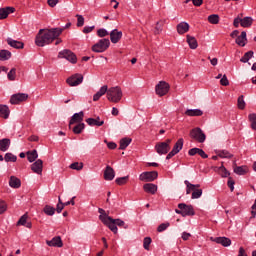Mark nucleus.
Instances as JSON below:
<instances>
[{"label": "nucleus", "instance_id": "79ce46f5", "mask_svg": "<svg viewBox=\"0 0 256 256\" xmlns=\"http://www.w3.org/2000/svg\"><path fill=\"white\" fill-rule=\"evenodd\" d=\"M218 157H220L221 159H231L233 158V154H230L227 150H219Z\"/></svg>", "mask_w": 256, "mask_h": 256}, {"label": "nucleus", "instance_id": "5fc2aeb1", "mask_svg": "<svg viewBox=\"0 0 256 256\" xmlns=\"http://www.w3.org/2000/svg\"><path fill=\"white\" fill-rule=\"evenodd\" d=\"M9 17V11H7V8H0V19H7Z\"/></svg>", "mask_w": 256, "mask_h": 256}, {"label": "nucleus", "instance_id": "09e8293b", "mask_svg": "<svg viewBox=\"0 0 256 256\" xmlns=\"http://www.w3.org/2000/svg\"><path fill=\"white\" fill-rule=\"evenodd\" d=\"M69 168L74 171H81V169H83V162H74L69 166Z\"/></svg>", "mask_w": 256, "mask_h": 256}, {"label": "nucleus", "instance_id": "20e7f679", "mask_svg": "<svg viewBox=\"0 0 256 256\" xmlns=\"http://www.w3.org/2000/svg\"><path fill=\"white\" fill-rule=\"evenodd\" d=\"M58 59H66L69 63L75 65L77 63V55L69 49H64L58 53Z\"/></svg>", "mask_w": 256, "mask_h": 256}, {"label": "nucleus", "instance_id": "680f3d73", "mask_svg": "<svg viewBox=\"0 0 256 256\" xmlns=\"http://www.w3.org/2000/svg\"><path fill=\"white\" fill-rule=\"evenodd\" d=\"M63 209H65V206H63V201L61 200V197H59L56 211H57V213H61V211H63Z\"/></svg>", "mask_w": 256, "mask_h": 256}, {"label": "nucleus", "instance_id": "052dcab7", "mask_svg": "<svg viewBox=\"0 0 256 256\" xmlns=\"http://www.w3.org/2000/svg\"><path fill=\"white\" fill-rule=\"evenodd\" d=\"M97 35L98 37H107V35H109V32L104 28H100L97 30Z\"/></svg>", "mask_w": 256, "mask_h": 256}, {"label": "nucleus", "instance_id": "e2e57ef3", "mask_svg": "<svg viewBox=\"0 0 256 256\" xmlns=\"http://www.w3.org/2000/svg\"><path fill=\"white\" fill-rule=\"evenodd\" d=\"M7 211V203L5 201L0 200V215H3Z\"/></svg>", "mask_w": 256, "mask_h": 256}, {"label": "nucleus", "instance_id": "9d476101", "mask_svg": "<svg viewBox=\"0 0 256 256\" xmlns=\"http://www.w3.org/2000/svg\"><path fill=\"white\" fill-rule=\"evenodd\" d=\"M178 209L182 210L183 217H193V215H195V209L193 208V205L180 203L178 204Z\"/></svg>", "mask_w": 256, "mask_h": 256}, {"label": "nucleus", "instance_id": "4c0bfd02", "mask_svg": "<svg viewBox=\"0 0 256 256\" xmlns=\"http://www.w3.org/2000/svg\"><path fill=\"white\" fill-rule=\"evenodd\" d=\"M253 55H254L253 50H250V51L246 52V53L242 56V58L240 59V62H241V63H249V60H250V59H253Z\"/></svg>", "mask_w": 256, "mask_h": 256}, {"label": "nucleus", "instance_id": "412c9836", "mask_svg": "<svg viewBox=\"0 0 256 256\" xmlns=\"http://www.w3.org/2000/svg\"><path fill=\"white\" fill-rule=\"evenodd\" d=\"M189 23L187 22H180L177 26H176V29H177V33L179 35H185V33H188L189 31Z\"/></svg>", "mask_w": 256, "mask_h": 256}, {"label": "nucleus", "instance_id": "c03bdc74", "mask_svg": "<svg viewBox=\"0 0 256 256\" xmlns=\"http://www.w3.org/2000/svg\"><path fill=\"white\" fill-rule=\"evenodd\" d=\"M248 120L251 123V129H253V131H256V114L255 113L249 114Z\"/></svg>", "mask_w": 256, "mask_h": 256}, {"label": "nucleus", "instance_id": "58836bf2", "mask_svg": "<svg viewBox=\"0 0 256 256\" xmlns=\"http://www.w3.org/2000/svg\"><path fill=\"white\" fill-rule=\"evenodd\" d=\"M218 173L222 178H227L229 175H231V172H229L223 164L218 168Z\"/></svg>", "mask_w": 256, "mask_h": 256}, {"label": "nucleus", "instance_id": "0e129e2a", "mask_svg": "<svg viewBox=\"0 0 256 256\" xmlns=\"http://www.w3.org/2000/svg\"><path fill=\"white\" fill-rule=\"evenodd\" d=\"M108 91L109 87L107 85H104L99 89L98 94L103 97V95H105V93L107 94Z\"/></svg>", "mask_w": 256, "mask_h": 256}, {"label": "nucleus", "instance_id": "4468645a", "mask_svg": "<svg viewBox=\"0 0 256 256\" xmlns=\"http://www.w3.org/2000/svg\"><path fill=\"white\" fill-rule=\"evenodd\" d=\"M84 117H85V113L83 111H80L79 113H75L69 121V129H71V125H75V123H81Z\"/></svg>", "mask_w": 256, "mask_h": 256}, {"label": "nucleus", "instance_id": "a211bd4d", "mask_svg": "<svg viewBox=\"0 0 256 256\" xmlns=\"http://www.w3.org/2000/svg\"><path fill=\"white\" fill-rule=\"evenodd\" d=\"M233 171L236 175H247V173H249V167L237 166V162H234Z\"/></svg>", "mask_w": 256, "mask_h": 256}, {"label": "nucleus", "instance_id": "0eeeda50", "mask_svg": "<svg viewBox=\"0 0 256 256\" xmlns=\"http://www.w3.org/2000/svg\"><path fill=\"white\" fill-rule=\"evenodd\" d=\"M159 177V173L157 171H149V172H143L140 174L139 179L140 181H143L144 183H151L155 181Z\"/></svg>", "mask_w": 256, "mask_h": 256}, {"label": "nucleus", "instance_id": "f8f14e48", "mask_svg": "<svg viewBox=\"0 0 256 256\" xmlns=\"http://www.w3.org/2000/svg\"><path fill=\"white\" fill-rule=\"evenodd\" d=\"M31 171L36 175H43V160L38 159L31 165Z\"/></svg>", "mask_w": 256, "mask_h": 256}, {"label": "nucleus", "instance_id": "a19ab883", "mask_svg": "<svg viewBox=\"0 0 256 256\" xmlns=\"http://www.w3.org/2000/svg\"><path fill=\"white\" fill-rule=\"evenodd\" d=\"M246 103H245V96L240 95L237 99V107L238 109H240L241 111H243V109H245L246 107Z\"/></svg>", "mask_w": 256, "mask_h": 256}, {"label": "nucleus", "instance_id": "e433bc0d", "mask_svg": "<svg viewBox=\"0 0 256 256\" xmlns=\"http://www.w3.org/2000/svg\"><path fill=\"white\" fill-rule=\"evenodd\" d=\"M10 57H12L11 51L0 50V61H9Z\"/></svg>", "mask_w": 256, "mask_h": 256}, {"label": "nucleus", "instance_id": "603ef678", "mask_svg": "<svg viewBox=\"0 0 256 256\" xmlns=\"http://www.w3.org/2000/svg\"><path fill=\"white\" fill-rule=\"evenodd\" d=\"M201 195H203V190L202 189H196V190H192V199H199L201 197Z\"/></svg>", "mask_w": 256, "mask_h": 256}, {"label": "nucleus", "instance_id": "f3484780", "mask_svg": "<svg viewBox=\"0 0 256 256\" xmlns=\"http://www.w3.org/2000/svg\"><path fill=\"white\" fill-rule=\"evenodd\" d=\"M105 181H113L115 179V170L111 166H106L104 170Z\"/></svg>", "mask_w": 256, "mask_h": 256}, {"label": "nucleus", "instance_id": "4d7b16f0", "mask_svg": "<svg viewBox=\"0 0 256 256\" xmlns=\"http://www.w3.org/2000/svg\"><path fill=\"white\" fill-rule=\"evenodd\" d=\"M227 185L231 192L235 191V180H233V177H228Z\"/></svg>", "mask_w": 256, "mask_h": 256}, {"label": "nucleus", "instance_id": "39448f33", "mask_svg": "<svg viewBox=\"0 0 256 256\" xmlns=\"http://www.w3.org/2000/svg\"><path fill=\"white\" fill-rule=\"evenodd\" d=\"M190 137L191 139H194V141H197L198 143H205V140L207 139V136L199 127L194 128L190 131Z\"/></svg>", "mask_w": 256, "mask_h": 256}, {"label": "nucleus", "instance_id": "13d9d810", "mask_svg": "<svg viewBox=\"0 0 256 256\" xmlns=\"http://www.w3.org/2000/svg\"><path fill=\"white\" fill-rule=\"evenodd\" d=\"M77 27H83L85 25V18L82 15L77 14Z\"/></svg>", "mask_w": 256, "mask_h": 256}, {"label": "nucleus", "instance_id": "3c124183", "mask_svg": "<svg viewBox=\"0 0 256 256\" xmlns=\"http://www.w3.org/2000/svg\"><path fill=\"white\" fill-rule=\"evenodd\" d=\"M113 223H116V227H123L124 229H129V225L125 224V221L121 219L112 220Z\"/></svg>", "mask_w": 256, "mask_h": 256}, {"label": "nucleus", "instance_id": "473e14b6", "mask_svg": "<svg viewBox=\"0 0 256 256\" xmlns=\"http://www.w3.org/2000/svg\"><path fill=\"white\" fill-rule=\"evenodd\" d=\"M183 143H184L183 138H179L177 142L174 144L172 148V152H174L177 155V153H179L181 149H183Z\"/></svg>", "mask_w": 256, "mask_h": 256}, {"label": "nucleus", "instance_id": "774afa93", "mask_svg": "<svg viewBox=\"0 0 256 256\" xmlns=\"http://www.w3.org/2000/svg\"><path fill=\"white\" fill-rule=\"evenodd\" d=\"M93 29H95V26H86L83 29V33H85V34L91 33V31H93Z\"/></svg>", "mask_w": 256, "mask_h": 256}, {"label": "nucleus", "instance_id": "7c9ffc66", "mask_svg": "<svg viewBox=\"0 0 256 256\" xmlns=\"http://www.w3.org/2000/svg\"><path fill=\"white\" fill-rule=\"evenodd\" d=\"M9 185L12 189H19L21 187V179L16 176H10Z\"/></svg>", "mask_w": 256, "mask_h": 256}, {"label": "nucleus", "instance_id": "37998d69", "mask_svg": "<svg viewBox=\"0 0 256 256\" xmlns=\"http://www.w3.org/2000/svg\"><path fill=\"white\" fill-rule=\"evenodd\" d=\"M4 160L6 161V163H15L17 161V156H15L13 153H6L4 156Z\"/></svg>", "mask_w": 256, "mask_h": 256}, {"label": "nucleus", "instance_id": "a18cd8bd", "mask_svg": "<svg viewBox=\"0 0 256 256\" xmlns=\"http://www.w3.org/2000/svg\"><path fill=\"white\" fill-rule=\"evenodd\" d=\"M43 212L45 215H48L49 217H53L55 215V208L49 205H46L43 209Z\"/></svg>", "mask_w": 256, "mask_h": 256}, {"label": "nucleus", "instance_id": "1a4fd4ad", "mask_svg": "<svg viewBox=\"0 0 256 256\" xmlns=\"http://www.w3.org/2000/svg\"><path fill=\"white\" fill-rule=\"evenodd\" d=\"M29 99V94L27 93H16L10 97L11 105H19L20 103H24Z\"/></svg>", "mask_w": 256, "mask_h": 256}, {"label": "nucleus", "instance_id": "7ed1b4c3", "mask_svg": "<svg viewBox=\"0 0 256 256\" xmlns=\"http://www.w3.org/2000/svg\"><path fill=\"white\" fill-rule=\"evenodd\" d=\"M111 41L107 38L100 39L96 44L92 46L94 53H105L109 49Z\"/></svg>", "mask_w": 256, "mask_h": 256}, {"label": "nucleus", "instance_id": "69168bd1", "mask_svg": "<svg viewBox=\"0 0 256 256\" xmlns=\"http://www.w3.org/2000/svg\"><path fill=\"white\" fill-rule=\"evenodd\" d=\"M188 155H190V157H193L195 155H199V148H191L188 151Z\"/></svg>", "mask_w": 256, "mask_h": 256}, {"label": "nucleus", "instance_id": "9b49d317", "mask_svg": "<svg viewBox=\"0 0 256 256\" xmlns=\"http://www.w3.org/2000/svg\"><path fill=\"white\" fill-rule=\"evenodd\" d=\"M155 151L158 155H167V153L171 151V146H168L163 142H159L155 145Z\"/></svg>", "mask_w": 256, "mask_h": 256}, {"label": "nucleus", "instance_id": "5701e85b", "mask_svg": "<svg viewBox=\"0 0 256 256\" xmlns=\"http://www.w3.org/2000/svg\"><path fill=\"white\" fill-rule=\"evenodd\" d=\"M27 219H29V215L24 214L18 220L17 225H22L24 227H27V229H31V227H33V224L31 222H27Z\"/></svg>", "mask_w": 256, "mask_h": 256}, {"label": "nucleus", "instance_id": "c85d7f7f", "mask_svg": "<svg viewBox=\"0 0 256 256\" xmlns=\"http://www.w3.org/2000/svg\"><path fill=\"white\" fill-rule=\"evenodd\" d=\"M10 113L11 110H9V106L0 104V117H2V119H9Z\"/></svg>", "mask_w": 256, "mask_h": 256}, {"label": "nucleus", "instance_id": "b1692460", "mask_svg": "<svg viewBox=\"0 0 256 256\" xmlns=\"http://www.w3.org/2000/svg\"><path fill=\"white\" fill-rule=\"evenodd\" d=\"M214 242L218 245H222V247H230L231 245V240L227 237H216Z\"/></svg>", "mask_w": 256, "mask_h": 256}, {"label": "nucleus", "instance_id": "6ab92c4d", "mask_svg": "<svg viewBox=\"0 0 256 256\" xmlns=\"http://www.w3.org/2000/svg\"><path fill=\"white\" fill-rule=\"evenodd\" d=\"M235 43L239 45V47H245L247 45V32L242 31L241 35L237 36Z\"/></svg>", "mask_w": 256, "mask_h": 256}, {"label": "nucleus", "instance_id": "c756f323", "mask_svg": "<svg viewBox=\"0 0 256 256\" xmlns=\"http://www.w3.org/2000/svg\"><path fill=\"white\" fill-rule=\"evenodd\" d=\"M185 115H187V117H201L203 111L201 109H187Z\"/></svg>", "mask_w": 256, "mask_h": 256}, {"label": "nucleus", "instance_id": "4be33fe9", "mask_svg": "<svg viewBox=\"0 0 256 256\" xmlns=\"http://www.w3.org/2000/svg\"><path fill=\"white\" fill-rule=\"evenodd\" d=\"M10 147H11V139L4 138L0 140V151H2V153H5V151H9Z\"/></svg>", "mask_w": 256, "mask_h": 256}, {"label": "nucleus", "instance_id": "338daca9", "mask_svg": "<svg viewBox=\"0 0 256 256\" xmlns=\"http://www.w3.org/2000/svg\"><path fill=\"white\" fill-rule=\"evenodd\" d=\"M57 3H59V0H47V4L49 5V7H56Z\"/></svg>", "mask_w": 256, "mask_h": 256}, {"label": "nucleus", "instance_id": "aec40b11", "mask_svg": "<svg viewBox=\"0 0 256 256\" xmlns=\"http://www.w3.org/2000/svg\"><path fill=\"white\" fill-rule=\"evenodd\" d=\"M113 221H114V219L110 217V219H108V220H106V222H102V223H103V225H106V227H108V229H110V231H112V233H114V235H117V233H118L117 224Z\"/></svg>", "mask_w": 256, "mask_h": 256}, {"label": "nucleus", "instance_id": "bf43d9fd", "mask_svg": "<svg viewBox=\"0 0 256 256\" xmlns=\"http://www.w3.org/2000/svg\"><path fill=\"white\" fill-rule=\"evenodd\" d=\"M220 85H222V87H229V79H227L226 74H224L220 79Z\"/></svg>", "mask_w": 256, "mask_h": 256}, {"label": "nucleus", "instance_id": "c9c22d12", "mask_svg": "<svg viewBox=\"0 0 256 256\" xmlns=\"http://www.w3.org/2000/svg\"><path fill=\"white\" fill-rule=\"evenodd\" d=\"M251 25H253L252 17L246 16L241 19V27L249 28V27H251Z\"/></svg>", "mask_w": 256, "mask_h": 256}, {"label": "nucleus", "instance_id": "72a5a7b5", "mask_svg": "<svg viewBox=\"0 0 256 256\" xmlns=\"http://www.w3.org/2000/svg\"><path fill=\"white\" fill-rule=\"evenodd\" d=\"M131 138H122L120 140V145H119V149L120 151H125L126 147H129V145H131Z\"/></svg>", "mask_w": 256, "mask_h": 256}, {"label": "nucleus", "instance_id": "cd10ccee", "mask_svg": "<svg viewBox=\"0 0 256 256\" xmlns=\"http://www.w3.org/2000/svg\"><path fill=\"white\" fill-rule=\"evenodd\" d=\"M186 42L188 43L190 49H197V47H199L197 39L191 35H186Z\"/></svg>", "mask_w": 256, "mask_h": 256}, {"label": "nucleus", "instance_id": "423d86ee", "mask_svg": "<svg viewBox=\"0 0 256 256\" xmlns=\"http://www.w3.org/2000/svg\"><path fill=\"white\" fill-rule=\"evenodd\" d=\"M169 89H171L169 83L165 81H160L155 87L156 95H158L159 97H164V95H167V93H169Z\"/></svg>", "mask_w": 256, "mask_h": 256}, {"label": "nucleus", "instance_id": "8fccbe9b", "mask_svg": "<svg viewBox=\"0 0 256 256\" xmlns=\"http://www.w3.org/2000/svg\"><path fill=\"white\" fill-rule=\"evenodd\" d=\"M7 77L9 79V81H15L16 77H17V69L12 68L8 74Z\"/></svg>", "mask_w": 256, "mask_h": 256}, {"label": "nucleus", "instance_id": "393cba45", "mask_svg": "<svg viewBox=\"0 0 256 256\" xmlns=\"http://www.w3.org/2000/svg\"><path fill=\"white\" fill-rule=\"evenodd\" d=\"M143 190L145 191V193L155 195V193H157V185L153 183H146L143 185Z\"/></svg>", "mask_w": 256, "mask_h": 256}, {"label": "nucleus", "instance_id": "6e6552de", "mask_svg": "<svg viewBox=\"0 0 256 256\" xmlns=\"http://www.w3.org/2000/svg\"><path fill=\"white\" fill-rule=\"evenodd\" d=\"M66 83L69 87H77L83 83V76L79 73L73 74L66 79Z\"/></svg>", "mask_w": 256, "mask_h": 256}, {"label": "nucleus", "instance_id": "bb28decb", "mask_svg": "<svg viewBox=\"0 0 256 256\" xmlns=\"http://www.w3.org/2000/svg\"><path fill=\"white\" fill-rule=\"evenodd\" d=\"M184 183L186 185V195H191L192 191H195L196 189H199V187H201L200 184H192L191 182H189V180H185Z\"/></svg>", "mask_w": 256, "mask_h": 256}, {"label": "nucleus", "instance_id": "f704fd0d", "mask_svg": "<svg viewBox=\"0 0 256 256\" xmlns=\"http://www.w3.org/2000/svg\"><path fill=\"white\" fill-rule=\"evenodd\" d=\"M98 213H100L99 219L102 223H107V220L111 219V217L107 214V212H105L103 208H99Z\"/></svg>", "mask_w": 256, "mask_h": 256}, {"label": "nucleus", "instance_id": "2eb2a0df", "mask_svg": "<svg viewBox=\"0 0 256 256\" xmlns=\"http://www.w3.org/2000/svg\"><path fill=\"white\" fill-rule=\"evenodd\" d=\"M46 245H48V247L61 248V247H63V240H61V236H56V237L52 238V240H47Z\"/></svg>", "mask_w": 256, "mask_h": 256}, {"label": "nucleus", "instance_id": "f257e3e1", "mask_svg": "<svg viewBox=\"0 0 256 256\" xmlns=\"http://www.w3.org/2000/svg\"><path fill=\"white\" fill-rule=\"evenodd\" d=\"M63 33V28L40 29L35 38L37 47H45L51 45L56 39L55 45L63 43L59 36Z\"/></svg>", "mask_w": 256, "mask_h": 256}, {"label": "nucleus", "instance_id": "6e6d98bb", "mask_svg": "<svg viewBox=\"0 0 256 256\" xmlns=\"http://www.w3.org/2000/svg\"><path fill=\"white\" fill-rule=\"evenodd\" d=\"M152 243L151 237H145L143 241V247L146 249V251H149V247Z\"/></svg>", "mask_w": 256, "mask_h": 256}, {"label": "nucleus", "instance_id": "2f4dec72", "mask_svg": "<svg viewBox=\"0 0 256 256\" xmlns=\"http://www.w3.org/2000/svg\"><path fill=\"white\" fill-rule=\"evenodd\" d=\"M26 156L29 163H35V161H37V158L39 157V154L36 150H31L26 152Z\"/></svg>", "mask_w": 256, "mask_h": 256}, {"label": "nucleus", "instance_id": "de8ad7c7", "mask_svg": "<svg viewBox=\"0 0 256 256\" xmlns=\"http://www.w3.org/2000/svg\"><path fill=\"white\" fill-rule=\"evenodd\" d=\"M208 21L211 23V25H218L219 15L211 14L210 16H208Z\"/></svg>", "mask_w": 256, "mask_h": 256}, {"label": "nucleus", "instance_id": "ddd939ff", "mask_svg": "<svg viewBox=\"0 0 256 256\" xmlns=\"http://www.w3.org/2000/svg\"><path fill=\"white\" fill-rule=\"evenodd\" d=\"M86 123L90 127H102V125H105V120H101V118L98 116L96 118H87Z\"/></svg>", "mask_w": 256, "mask_h": 256}, {"label": "nucleus", "instance_id": "dca6fc26", "mask_svg": "<svg viewBox=\"0 0 256 256\" xmlns=\"http://www.w3.org/2000/svg\"><path fill=\"white\" fill-rule=\"evenodd\" d=\"M123 37V32L119 31L117 29H114L110 32V40L111 43H119L121 41V38Z\"/></svg>", "mask_w": 256, "mask_h": 256}, {"label": "nucleus", "instance_id": "f03ea898", "mask_svg": "<svg viewBox=\"0 0 256 256\" xmlns=\"http://www.w3.org/2000/svg\"><path fill=\"white\" fill-rule=\"evenodd\" d=\"M107 99L111 103H119L121 99H123V90H121V87H111L107 91Z\"/></svg>", "mask_w": 256, "mask_h": 256}, {"label": "nucleus", "instance_id": "49530a36", "mask_svg": "<svg viewBox=\"0 0 256 256\" xmlns=\"http://www.w3.org/2000/svg\"><path fill=\"white\" fill-rule=\"evenodd\" d=\"M129 181V176L119 177L115 180L116 185H127Z\"/></svg>", "mask_w": 256, "mask_h": 256}, {"label": "nucleus", "instance_id": "a878e982", "mask_svg": "<svg viewBox=\"0 0 256 256\" xmlns=\"http://www.w3.org/2000/svg\"><path fill=\"white\" fill-rule=\"evenodd\" d=\"M6 41L10 47H13V49H23V47H25V44L21 41L13 40L11 38H7Z\"/></svg>", "mask_w": 256, "mask_h": 256}, {"label": "nucleus", "instance_id": "ea45409f", "mask_svg": "<svg viewBox=\"0 0 256 256\" xmlns=\"http://www.w3.org/2000/svg\"><path fill=\"white\" fill-rule=\"evenodd\" d=\"M83 129H85V123H78L76 126H74L72 131L75 135H81V133H83Z\"/></svg>", "mask_w": 256, "mask_h": 256}, {"label": "nucleus", "instance_id": "864d4df0", "mask_svg": "<svg viewBox=\"0 0 256 256\" xmlns=\"http://www.w3.org/2000/svg\"><path fill=\"white\" fill-rule=\"evenodd\" d=\"M170 226H171V224H170L169 222L162 223V224H160V225L157 227V232H158V233H163V231H166V229H167L168 227H170Z\"/></svg>", "mask_w": 256, "mask_h": 256}]
</instances>
